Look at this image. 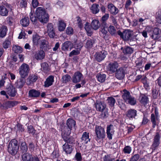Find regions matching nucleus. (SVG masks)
Wrapping results in <instances>:
<instances>
[{"label":"nucleus","instance_id":"4468645a","mask_svg":"<svg viewBox=\"0 0 161 161\" xmlns=\"http://www.w3.org/2000/svg\"><path fill=\"white\" fill-rule=\"evenodd\" d=\"M107 8L110 14L113 15H116L119 11L118 9L112 3L108 4Z\"/></svg>","mask_w":161,"mask_h":161},{"label":"nucleus","instance_id":"1a4fd4ad","mask_svg":"<svg viewBox=\"0 0 161 161\" xmlns=\"http://www.w3.org/2000/svg\"><path fill=\"white\" fill-rule=\"evenodd\" d=\"M126 72V68L121 67L119 68L116 71L115 76L118 79L121 80L123 79L125 76Z\"/></svg>","mask_w":161,"mask_h":161},{"label":"nucleus","instance_id":"aec40b11","mask_svg":"<svg viewBox=\"0 0 161 161\" xmlns=\"http://www.w3.org/2000/svg\"><path fill=\"white\" fill-rule=\"evenodd\" d=\"M45 57V53L43 50L38 51L34 55L35 59L37 60H42L44 59Z\"/></svg>","mask_w":161,"mask_h":161},{"label":"nucleus","instance_id":"473e14b6","mask_svg":"<svg viewBox=\"0 0 161 161\" xmlns=\"http://www.w3.org/2000/svg\"><path fill=\"white\" fill-rule=\"evenodd\" d=\"M8 28L6 26L3 25L0 29V37L3 38L7 34Z\"/></svg>","mask_w":161,"mask_h":161},{"label":"nucleus","instance_id":"69168bd1","mask_svg":"<svg viewBox=\"0 0 161 161\" xmlns=\"http://www.w3.org/2000/svg\"><path fill=\"white\" fill-rule=\"evenodd\" d=\"M7 22L9 25H11L14 22L13 18L11 17H8L7 18Z\"/></svg>","mask_w":161,"mask_h":161},{"label":"nucleus","instance_id":"9d476101","mask_svg":"<svg viewBox=\"0 0 161 161\" xmlns=\"http://www.w3.org/2000/svg\"><path fill=\"white\" fill-rule=\"evenodd\" d=\"M106 54V52L104 51L96 53L94 56L97 61L100 62L104 59Z\"/></svg>","mask_w":161,"mask_h":161},{"label":"nucleus","instance_id":"09e8293b","mask_svg":"<svg viewBox=\"0 0 161 161\" xmlns=\"http://www.w3.org/2000/svg\"><path fill=\"white\" fill-rule=\"evenodd\" d=\"M39 37L37 35H35L33 38V44L34 45L38 46L39 44V43L40 40Z\"/></svg>","mask_w":161,"mask_h":161},{"label":"nucleus","instance_id":"8fccbe9b","mask_svg":"<svg viewBox=\"0 0 161 161\" xmlns=\"http://www.w3.org/2000/svg\"><path fill=\"white\" fill-rule=\"evenodd\" d=\"M152 97L153 99H155L157 98L158 92L156 87L152 89Z\"/></svg>","mask_w":161,"mask_h":161},{"label":"nucleus","instance_id":"393cba45","mask_svg":"<svg viewBox=\"0 0 161 161\" xmlns=\"http://www.w3.org/2000/svg\"><path fill=\"white\" fill-rule=\"evenodd\" d=\"M40 47L44 50H47L49 49V45L48 41L45 39L40 40Z\"/></svg>","mask_w":161,"mask_h":161},{"label":"nucleus","instance_id":"e2e57ef3","mask_svg":"<svg viewBox=\"0 0 161 161\" xmlns=\"http://www.w3.org/2000/svg\"><path fill=\"white\" fill-rule=\"evenodd\" d=\"M103 159L104 161H112L114 158H111L110 156L108 155H106L103 157Z\"/></svg>","mask_w":161,"mask_h":161},{"label":"nucleus","instance_id":"9b49d317","mask_svg":"<svg viewBox=\"0 0 161 161\" xmlns=\"http://www.w3.org/2000/svg\"><path fill=\"white\" fill-rule=\"evenodd\" d=\"M23 161H40L37 157H34L28 153L24 154L22 156Z\"/></svg>","mask_w":161,"mask_h":161},{"label":"nucleus","instance_id":"4d7b16f0","mask_svg":"<svg viewBox=\"0 0 161 161\" xmlns=\"http://www.w3.org/2000/svg\"><path fill=\"white\" fill-rule=\"evenodd\" d=\"M76 18L78 26L80 29H81L83 26L82 21L79 16L77 17Z\"/></svg>","mask_w":161,"mask_h":161},{"label":"nucleus","instance_id":"4c0bfd02","mask_svg":"<svg viewBox=\"0 0 161 161\" xmlns=\"http://www.w3.org/2000/svg\"><path fill=\"white\" fill-rule=\"evenodd\" d=\"M41 69L44 72L47 73L50 70L48 64L44 62L41 64Z\"/></svg>","mask_w":161,"mask_h":161},{"label":"nucleus","instance_id":"f257e3e1","mask_svg":"<svg viewBox=\"0 0 161 161\" xmlns=\"http://www.w3.org/2000/svg\"><path fill=\"white\" fill-rule=\"evenodd\" d=\"M35 14L36 16L31 11L30 14V19L33 24H36L38 20L43 23H46L48 22V15L46 13L45 9L42 7H39L36 8Z\"/></svg>","mask_w":161,"mask_h":161},{"label":"nucleus","instance_id":"7ed1b4c3","mask_svg":"<svg viewBox=\"0 0 161 161\" xmlns=\"http://www.w3.org/2000/svg\"><path fill=\"white\" fill-rule=\"evenodd\" d=\"M95 107L97 111L102 113V115L103 117L106 118L108 116V114L106 105L100 102H97L95 103Z\"/></svg>","mask_w":161,"mask_h":161},{"label":"nucleus","instance_id":"603ef678","mask_svg":"<svg viewBox=\"0 0 161 161\" xmlns=\"http://www.w3.org/2000/svg\"><path fill=\"white\" fill-rule=\"evenodd\" d=\"M131 105H134L136 103V100L135 98L131 96L126 102Z\"/></svg>","mask_w":161,"mask_h":161},{"label":"nucleus","instance_id":"a878e982","mask_svg":"<svg viewBox=\"0 0 161 161\" xmlns=\"http://www.w3.org/2000/svg\"><path fill=\"white\" fill-rule=\"evenodd\" d=\"M38 79V77L37 75L32 74L29 75L26 79L27 84L30 85L31 83L35 82Z\"/></svg>","mask_w":161,"mask_h":161},{"label":"nucleus","instance_id":"bf43d9fd","mask_svg":"<svg viewBox=\"0 0 161 161\" xmlns=\"http://www.w3.org/2000/svg\"><path fill=\"white\" fill-rule=\"evenodd\" d=\"M75 159L76 161H81L82 158L81 153H77L75 156Z\"/></svg>","mask_w":161,"mask_h":161},{"label":"nucleus","instance_id":"412c9836","mask_svg":"<svg viewBox=\"0 0 161 161\" xmlns=\"http://www.w3.org/2000/svg\"><path fill=\"white\" fill-rule=\"evenodd\" d=\"M126 115L130 119L133 118H135L137 115V111L136 110L131 109L128 110L126 113Z\"/></svg>","mask_w":161,"mask_h":161},{"label":"nucleus","instance_id":"5fc2aeb1","mask_svg":"<svg viewBox=\"0 0 161 161\" xmlns=\"http://www.w3.org/2000/svg\"><path fill=\"white\" fill-rule=\"evenodd\" d=\"M10 44V41L9 39H6L3 43V47L5 49L8 48Z\"/></svg>","mask_w":161,"mask_h":161},{"label":"nucleus","instance_id":"f3484780","mask_svg":"<svg viewBox=\"0 0 161 161\" xmlns=\"http://www.w3.org/2000/svg\"><path fill=\"white\" fill-rule=\"evenodd\" d=\"M72 144V142H66L63 145V150L66 154H70L71 153L73 150Z\"/></svg>","mask_w":161,"mask_h":161},{"label":"nucleus","instance_id":"f704fd0d","mask_svg":"<svg viewBox=\"0 0 161 161\" xmlns=\"http://www.w3.org/2000/svg\"><path fill=\"white\" fill-rule=\"evenodd\" d=\"M93 14H95L99 12L100 9L99 5L98 4H93L90 8Z\"/></svg>","mask_w":161,"mask_h":161},{"label":"nucleus","instance_id":"c9c22d12","mask_svg":"<svg viewBox=\"0 0 161 161\" xmlns=\"http://www.w3.org/2000/svg\"><path fill=\"white\" fill-rule=\"evenodd\" d=\"M66 26V23L62 20H59L58 23V29L59 31H64Z\"/></svg>","mask_w":161,"mask_h":161},{"label":"nucleus","instance_id":"20e7f679","mask_svg":"<svg viewBox=\"0 0 161 161\" xmlns=\"http://www.w3.org/2000/svg\"><path fill=\"white\" fill-rule=\"evenodd\" d=\"M132 31L130 30H125L123 32H121L120 30L117 31L118 34L124 41H130V42L132 40Z\"/></svg>","mask_w":161,"mask_h":161},{"label":"nucleus","instance_id":"6e6d98bb","mask_svg":"<svg viewBox=\"0 0 161 161\" xmlns=\"http://www.w3.org/2000/svg\"><path fill=\"white\" fill-rule=\"evenodd\" d=\"M140 158L139 154H136L132 155L129 161H137Z\"/></svg>","mask_w":161,"mask_h":161},{"label":"nucleus","instance_id":"0e129e2a","mask_svg":"<svg viewBox=\"0 0 161 161\" xmlns=\"http://www.w3.org/2000/svg\"><path fill=\"white\" fill-rule=\"evenodd\" d=\"M31 4L32 7L35 8L37 7L39 4L38 0H32Z\"/></svg>","mask_w":161,"mask_h":161},{"label":"nucleus","instance_id":"f03ea898","mask_svg":"<svg viewBox=\"0 0 161 161\" xmlns=\"http://www.w3.org/2000/svg\"><path fill=\"white\" fill-rule=\"evenodd\" d=\"M75 121L72 119L69 118L67 120V126H65L62 129V138L64 141H69V135L71 133L72 128L75 126Z\"/></svg>","mask_w":161,"mask_h":161},{"label":"nucleus","instance_id":"0eeeda50","mask_svg":"<svg viewBox=\"0 0 161 161\" xmlns=\"http://www.w3.org/2000/svg\"><path fill=\"white\" fill-rule=\"evenodd\" d=\"M18 142H10L8 145V150L12 155L16 154L18 150Z\"/></svg>","mask_w":161,"mask_h":161},{"label":"nucleus","instance_id":"052dcab7","mask_svg":"<svg viewBox=\"0 0 161 161\" xmlns=\"http://www.w3.org/2000/svg\"><path fill=\"white\" fill-rule=\"evenodd\" d=\"M80 53V51L78 50H73L69 54V56L71 57L73 55H77Z\"/></svg>","mask_w":161,"mask_h":161},{"label":"nucleus","instance_id":"6e6552de","mask_svg":"<svg viewBox=\"0 0 161 161\" xmlns=\"http://www.w3.org/2000/svg\"><path fill=\"white\" fill-rule=\"evenodd\" d=\"M18 103V102L17 101H8L3 104L1 103L0 108L2 109L6 110L17 105Z\"/></svg>","mask_w":161,"mask_h":161},{"label":"nucleus","instance_id":"49530a36","mask_svg":"<svg viewBox=\"0 0 161 161\" xmlns=\"http://www.w3.org/2000/svg\"><path fill=\"white\" fill-rule=\"evenodd\" d=\"M28 132L30 134H31L32 135H36V130H35L33 126L31 125H30L27 127Z\"/></svg>","mask_w":161,"mask_h":161},{"label":"nucleus","instance_id":"b1692460","mask_svg":"<svg viewBox=\"0 0 161 161\" xmlns=\"http://www.w3.org/2000/svg\"><path fill=\"white\" fill-rule=\"evenodd\" d=\"M25 78H22L20 77V78L17 80L15 84L17 88H21L24 86L26 82Z\"/></svg>","mask_w":161,"mask_h":161},{"label":"nucleus","instance_id":"bb28decb","mask_svg":"<svg viewBox=\"0 0 161 161\" xmlns=\"http://www.w3.org/2000/svg\"><path fill=\"white\" fill-rule=\"evenodd\" d=\"M121 50L124 54H131L133 53L134 51V49L129 46L122 47Z\"/></svg>","mask_w":161,"mask_h":161},{"label":"nucleus","instance_id":"ddd939ff","mask_svg":"<svg viewBox=\"0 0 161 161\" xmlns=\"http://www.w3.org/2000/svg\"><path fill=\"white\" fill-rule=\"evenodd\" d=\"M47 31L48 35L50 38H54L55 36V32L53 24L48 23L47 25Z\"/></svg>","mask_w":161,"mask_h":161},{"label":"nucleus","instance_id":"ea45409f","mask_svg":"<svg viewBox=\"0 0 161 161\" xmlns=\"http://www.w3.org/2000/svg\"><path fill=\"white\" fill-rule=\"evenodd\" d=\"M27 0H20L18 2V5L21 8L25 9L27 7Z\"/></svg>","mask_w":161,"mask_h":161},{"label":"nucleus","instance_id":"dca6fc26","mask_svg":"<svg viewBox=\"0 0 161 161\" xmlns=\"http://www.w3.org/2000/svg\"><path fill=\"white\" fill-rule=\"evenodd\" d=\"M82 78V74L79 71L76 72L74 74L72 77V81L74 83H77L80 82Z\"/></svg>","mask_w":161,"mask_h":161},{"label":"nucleus","instance_id":"680f3d73","mask_svg":"<svg viewBox=\"0 0 161 161\" xmlns=\"http://www.w3.org/2000/svg\"><path fill=\"white\" fill-rule=\"evenodd\" d=\"M153 28L151 27L150 26H147L145 28V31L147 33H149L150 36L153 33Z\"/></svg>","mask_w":161,"mask_h":161},{"label":"nucleus","instance_id":"37998d69","mask_svg":"<svg viewBox=\"0 0 161 161\" xmlns=\"http://www.w3.org/2000/svg\"><path fill=\"white\" fill-rule=\"evenodd\" d=\"M71 79V78L70 75L68 74L63 75L62 77V82L64 83L69 82Z\"/></svg>","mask_w":161,"mask_h":161},{"label":"nucleus","instance_id":"6ab92c4d","mask_svg":"<svg viewBox=\"0 0 161 161\" xmlns=\"http://www.w3.org/2000/svg\"><path fill=\"white\" fill-rule=\"evenodd\" d=\"M73 44L70 41H67L64 42L62 45V49L64 51L71 50L73 48Z\"/></svg>","mask_w":161,"mask_h":161},{"label":"nucleus","instance_id":"c85d7f7f","mask_svg":"<svg viewBox=\"0 0 161 161\" xmlns=\"http://www.w3.org/2000/svg\"><path fill=\"white\" fill-rule=\"evenodd\" d=\"M113 125H110L107 126V137L109 140H111L112 139V136L113 133Z\"/></svg>","mask_w":161,"mask_h":161},{"label":"nucleus","instance_id":"c03bdc74","mask_svg":"<svg viewBox=\"0 0 161 161\" xmlns=\"http://www.w3.org/2000/svg\"><path fill=\"white\" fill-rule=\"evenodd\" d=\"M108 31L110 34L111 35H116L117 31L116 30L115 28L112 25H110L108 28Z\"/></svg>","mask_w":161,"mask_h":161},{"label":"nucleus","instance_id":"423d86ee","mask_svg":"<svg viewBox=\"0 0 161 161\" xmlns=\"http://www.w3.org/2000/svg\"><path fill=\"white\" fill-rule=\"evenodd\" d=\"M95 131L96 136L95 137L96 140H103L105 136V133L104 129L99 125H96Z\"/></svg>","mask_w":161,"mask_h":161},{"label":"nucleus","instance_id":"2eb2a0df","mask_svg":"<svg viewBox=\"0 0 161 161\" xmlns=\"http://www.w3.org/2000/svg\"><path fill=\"white\" fill-rule=\"evenodd\" d=\"M6 92L10 96L14 97L16 95V90L13 85L9 84L6 88Z\"/></svg>","mask_w":161,"mask_h":161},{"label":"nucleus","instance_id":"f8f14e48","mask_svg":"<svg viewBox=\"0 0 161 161\" xmlns=\"http://www.w3.org/2000/svg\"><path fill=\"white\" fill-rule=\"evenodd\" d=\"M161 30L158 27L153 28V33L151 37L153 40H158L161 37Z\"/></svg>","mask_w":161,"mask_h":161},{"label":"nucleus","instance_id":"58836bf2","mask_svg":"<svg viewBox=\"0 0 161 161\" xmlns=\"http://www.w3.org/2000/svg\"><path fill=\"white\" fill-rule=\"evenodd\" d=\"M20 22L23 27H27L30 23L29 19L28 17H25L21 19Z\"/></svg>","mask_w":161,"mask_h":161},{"label":"nucleus","instance_id":"a19ab883","mask_svg":"<svg viewBox=\"0 0 161 161\" xmlns=\"http://www.w3.org/2000/svg\"><path fill=\"white\" fill-rule=\"evenodd\" d=\"M108 103L111 107H113L116 102L115 100L113 97H108L107 99Z\"/></svg>","mask_w":161,"mask_h":161},{"label":"nucleus","instance_id":"4be33fe9","mask_svg":"<svg viewBox=\"0 0 161 161\" xmlns=\"http://www.w3.org/2000/svg\"><path fill=\"white\" fill-rule=\"evenodd\" d=\"M9 8L4 5H0V15L3 16H7L9 12Z\"/></svg>","mask_w":161,"mask_h":161},{"label":"nucleus","instance_id":"338daca9","mask_svg":"<svg viewBox=\"0 0 161 161\" xmlns=\"http://www.w3.org/2000/svg\"><path fill=\"white\" fill-rule=\"evenodd\" d=\"M66 31L67 34L69 35L72 34L73 33V30L70 27H67Z\"/></svg>","mask_w":161,"mask_h":161},{"label":"nucleus","instance_id":"774afa93","mask_svg":"<svg viewBox=\"0 0 161 161\" xmlns=\"http://www.w3.org/2000/svg\"><path fill=\"white\" fill-rule=\"evenodd\" d=\"M156 20L157 22L161 24V12H159L156 17Z\"/></svg>","mask_w":161,"mask_h":161},{"label":"nucleus","instance_id":"a18cd8bd","mask_svg":"<svg viewBox=\"0 0 161 161\" xmlns=\"http://www.w3.org/2000/svg\"><path fill=\"white\" fill-rule=\"evenodd\" d=\"M13 51L16 53H20L22 52V48L18 46L14 45L12 47Z\"/></svg>","mask_w":161,"mask_h":161},{"label":"nucleus","instance_id":"39448f33","mask_svg":"<svg viewBox=\"0 0 161 161\" xmlns=\"http://www.w3.org/2000/svg\"><path fill=\"white\" fill-rule=\"evenodd\" d=\"M30 70V67L28 64L25 63L22 64L19 69L20 77L26 78L28 75Z\"/></svg>","mask_w":161,"mask_h":161},{"label":"nucleus","instance_id":"de8ad7c7","mask_svg":"<svg viewBox=\"0 0 161 161\" xmlns=\"http://www.w3.org/2000/svg\"><path fill=\"white\" fill-rule=\"evenodd\" d=\"M20 148L22 152L24 153L27 152L28 149V148L25 142H22L21 143Z\"/></svg>","mask_w":161,"mask_h":161},{"label":"nucleus","instance_id":"5701e85b","mask_svg":"<svg viewBox=\"0 0 161 161\" xmlns=\"http://www.w3.org/2000/svg\"><path fill=\"white\" fill-rule=\"evenodd\" d=\"M139 100L140 102L144 105L147 104L149 101L148 98L144 94H140Z\"/></svg>","mask_w":161,"mask_h":161},{"label":"nucleus","instance_id":"13d9d810","mask_svg":"<svg viewBox=\"0 0 161 161\" xmlns=\"http://www.w3.org/2000/svg\"><path fill=\"white\" fill-rule=\"evenodd\" d=\"M131 151V148L129 146L125 147L123 149V151L125 153L130 154Z\"/></svg>","mask_w":161,"mask_h":161},{"label":"nucleus","instance_id":"72a5a7b5","mask_svg":"<svg viewBox=\"0 0 161 161\" xmlns=\"http://www.w3.org/2000/svg\"><path fill=\"white\" fill-rule=\"evenodd\" d=\"M89 23L86 22L85 25V29L87 32L88 36H91L92 34V30L93 28H92L91 26L89 25Z\"/></svg>","mask_w":161,"mask_h":161},{"label":"nucleus","instance_id":"3c124183","mask_svg":"<svg viewBox=\"0 0 161 161\" xmlns=\"http://www.w3.org/2000/svg\"><path fill=\"white\" fill-rule=\"evenodd\" d=\"M81 139L84 141H90V139L89 138V133L86 132H84L82 135Z\"/></svg>","mask_w":161,"mask_h":161},{"label":"nucleus","instance_id":"c756f323","mask_svg":"<svg viewBox=\"0 0 161 161\" xmlns=\"http://www.w3.org/2000/svg\"><path fill=\"white\" fill-rule=\"evenodd\" d=\"M95 39H88L86 41L85 46V47L88 49H89L92 48L93 46V44L95 43Z\"/></svg>","mask_w":161,"mask_h":161},{"label":"nucleus","instance_id":"e433bc0d","mask_svg":"<svg viewBox=\"0 0 161 161\" xmlns=\"http://www.w3.org/2000/svg\"><path fill=\"white\" fill-rule=\"evenodd\" d=\"M91 26L94 30H97L100 26L99 21L97 20H93L91 23Z\"/></svg>","mask_w":161,"mask_h":161},{"label":"nucleus","instance_id":"2f4dec72","mask_svg":"<svg viewBox=\"0 0 161 161\" xmlns=\"http://www.w3.org/2000/svg\"><path fill=\"white\" fill-rule=\"evenodd\" d=\"M40 95V92L34 89H32L29 91V96L31 97H37Z\"/></svg>","mask_w":161,"mask_h":161},{"label":"nucleus","instance_id":"cd10ccee","mask_svg":"<svg viewBox=\"0 0 161 161\" xmlns=\"http://www.w3.org/2000/svg\"><path fill=\"white\" fill-rule=\"evenodd\" d=\"M54 81V77L53 76L50 75L47 77L44 82V86L45 87H47L52 85Z\"/></svg>","mask_w":161,"mask_h":161},{"label":"nucleus","instance_id":"864d4df0","mask_svg":"<svg viewBox=\"0 0 161 161\" xmlns=\"http://www.w3.org/2000/svg\"><path fill=\"white\" fill-rule=\"evenodd\" d=\"M157 119V117H156L155 115L152 114L151 115V120L153 123V127L154 128L156 125V120Z\"/></svg>","mask_w":161,"mask_h":161},{"label":"nucleus","instance_id":"a211bd4d","mask_svg":"<svg viewBox=\"0 0 161 161\" xmlns=\"http://www.w3.org/2000/svg\"><path fill=\"white\" fill-rule=\"evenodd\" d=\"M119 67L118 63L116 62H114L110 63L108 65V70L111 73H115Z\"/></svg>","mask_w":161,"mask_h":161},{"label":"nucleus","instance_id":"7c9ffc66","mask_svg":"<svg viewBox=\"0 0 161 161\" xmlns=\"http://www.w3.org/2000/svg\"><path fill=\"white\" fill-rule=\"evenodd\" d=\"M122 97L125 102H126L131 96L130 92L126 89L123 90Z\"/></svg>","mask_w":161,"mask_h":161},{"label":"nucleus","instance_id":"79ce46f5","mask_svg":"<svg viewBox=\"0 0 161 161\" xmlns=\"http://www.w3.org/2000/svg\"><path fill=\"white\" fill-rule=\"evenodd\" d=\"M98 80L101 82H103L105 80L106 75L103 74H98L96 76Z\"/></svg>","mask_w":161,"mask_h":161}]
</instances>
